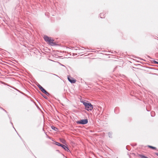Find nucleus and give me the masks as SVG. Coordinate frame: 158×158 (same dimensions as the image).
Returning <instances> with one entry per match:
<instances>
[{
	"mask_svg": "<svg viewBox=\"0 0 158 158\" xmlns=\"http://www.w3.org/2000/svg\"><path fill=\"white\" fill-rule=\"evenodd\" d=\"M88 123V120L87 119H81L79 121H78L77 123V124H85Z\"/></svg>",
	"mask_w": 158,
	"mask_h": 158,
	"instance_id": "nucleus-1",
	"label": "nucleus"
},
{
	"mask_svg": "<svg viewBox=\"0 0 158 158\" xmlns=\"http://www.w3.org/2000/svg\"><path fill=\"white\" fill-rule=\"evenodd\" d=\"M93 108V106L90 103H89V104L85 106V109L87 111H89L92 110Z\"/></svg>",
	"mask_w": 158,
	"mask_h": 158,
	"instance_id": "nucleus-2",
	"label": "nucleus"
},
{
	"mask_svg": "<svg viewBox=\"0 0 158 158\" xmlns=\"http://www.w3.org/2000/svg\"><path fill=\"white\" fill-rule=\"evenodd\" d=\"M68 79L69 81L72 83H74L76 81L75 79L72 77H70L69 76H68Z\"/></svg>",
	"mask_w": 158,
	"mask_h": 158,
	"instance_id": "nucleus-3",
	"label": "nucleus"
},
{
	"mask_svg": "<svg viewBox=\"0 0 158 158\" xmlns=\"http://www.w3.org/2000/svg\"><path fill=\"white\" fill-rule=\"evenodd\" d=\"M60 145V146L61 147L64 149L65 150V151H67V152L70 151V150L69 149L68 147H67L66 146L63 145V144Z\"/></svg>",
	"mask_w": 158,
	"mask_h": 158,
	"instance_id": "nucleus-4",
	"label": "nucleus"
},
{
	"mask_svg": "<svg viewBox=\"0 0 158 158\" xmlns=\"http://www.w3.org/2000/svg\"><path fill=\"white\" fill-rule=\"evenodd\" d=\"M41 91L43 92V93L45 94L47 96L49 95V94L48 93L44 88H43L41 90Z\"/></svg>",
	"mask_w": 158,
	"mask_h": 158,
	"instance_id": "nucleus-5",
	"label": "nucleus"
},
{
	"mask_svg": "<svg viewBox=\"0 0 158 158\" xmlns=\"http://www.w3.org/2000/svg\"><path fill=\"white\" fill-rule=\"evenodd\" d=\"M50 38L48 37L47 36L45 35L44 36V40L48 42V40H49V39Z\"/></svg>",
	"mask_w": 158,
	"mask_h": 158,
	"instance_id": "nucleus-6",
	"label": "nucleus"
},
{
	"mask_svg": "<svg viewBox=\"0 0 158 158\" xmlns=\"http://www.w3.org/2000/svg\"><path fill=\"white\" fill-rule=\"evenodd\" d=\"M54 40H53L51 39V38L49 39V40H48V42L50 44H54V43L53 42Z\"/></svg>",
	"mask_w": 158,
	"mask_h": 158,
	"instance_id": "nucleus-7",
	"label": "nucleus"
},
{
	"mask_svg": "<svg viewBox=\"0 0 158 158\" xmlns=\"http://www.w3.org/2000/svg\"><path fill=\"white\" fill-rule=\"evenodd\" d=\"M138 156L139 157H141V158H148V157H147L144 155H141V154H139Z\"/></svg>",
	"mask_w": 158,
	"mask_h": 158,
	"instance_id": "nucleus-8",
	"label": "nucleus"
},
{
	"mask_svg": "<svg viewBox=\"0 0 158 158\" xmlns=\"http://www.w3.org/2000/svg\"><path fill=\"white\" fill-rule=\"evenodd\" d=\"M100 17L101 18H104L105 17V14L103 13H100Z\"/></svg>",
	"mask_w": 158,
	"mask_h": 158,
	"instance_id": "nucleus-9",
	"label": "nucleus"
},
{
	"mask_svg": "<svg viewBox=\"0 0 158 158\" xmlns=\"http://www.w3.org/2000/svg\"><path fill=\"white\" fill-rule=\"evenodd\" d=\"M37 86L39 87V88L41 90L43 88H44L40 85L39 84H38L37 85Z\"/></svg>",
	"mask_w": 158,
	"mask_h": 158,
	"instance_id": "nucleus-10",
	"label": "nucleus"
},
{
	"mask_svg": "<svg viewBox=\"0 0 158 158\" xmlns=\"http://www.w3.org/2000/svg\"><path fill=\"white\" fill-rule=\"evenodd\" d=\"M148 147L152 149L156 150V148L155 147H154L152 146H150V145H148Z\"/></svg>",
	"mask_w": 158,
	"mask_h": 158,
	"instance_id": "nucleus-11",
	"label": "nucleus"
},
{
	"mask_svg": "<svg viewBox=\"0 0 158 158\" xmlns=\"http://www.w3.org/2000/svg\"><path fill=\"white\" fill-rule=\"evenodd\" d=\"M82 102L83 103V105L85 106V107L86 106H87L88 105V104H89V103L83 101Z\"/></svg>",
	"mask_w": 158,
	"mask_h": 158,
	"instance_id": "nucleus-12",
	"label": "nucleus"
},
{
	"mask_svg": "<svg viewBox=\"0 0 158 158\" xmlns=\"http://www.w3.org/2000/svg\"><path fill=\"white\" fill-rule=\"evenodd\" d=\"M60 141L63 143H64L65 142V140L64 139H60Z\"/></svg>",
	"mask_w": 158,
	"mask_h": 158,
	"instance_id": "nucleus-13",
	"label": "nucleus"
},
{
	"mask_svg": "<svg viewBox=\"0 0 158 158\" xmlns=\"http://www.w3.org/2000/svg\"><path fill=\"white\" fill-rule=\"evenodd\" d=\"M52 129L54 130L55 131H56L57 130V128L55 127L54 126H52Z\"/></svg>",
	"mask_w": 158,
	"mask_h": 158,
	"instance_id": "nucleus-14",
	"label": "nucleus"
},
{
	"mask_svg": "<svg viewBox=\"0 0 158 158\" xmlns=\"http://www.w3.org/2000/svg\"><path fill=\"white\" fill-rule=\"evenodd\" d=\"M56 144L58 146H60V145H62V144H61L59 143L56 142Z\"/></svg>",
	"mask_w": 158,
	"mask_h": 158,
	"instance_id": "nucleus-15",
	"label": "nucleus"
},
{
	"mask_svg": "<svg viewBox=\"0 0 158 158\" xmlns=\"http://www.w3.org/2000/svg\"><path fill=\"white\" fill-rule=\"evenodd\" d=\"M153 62L155 64H158V62L155 60H154L153 61Z\"/></svg>",
	"mask_w": 158,
	"mask_h": 158,
	"instance_id": "nucleus-16",
	"label": "nucleus"
},
{
	"mask_svg": "<svg viewBox=\"0 0 158 158\" xmlns=\"http://www.w3.org/2000/svg\"><path fill=\"white\" fill-rule=\"evenodd\" d=\"M111 135H112V133H109V137H111Z\"/></svg>",
	"mask_w": 158,
	"mask_h": 158,
	"instance_id": "nucleus-17",
	"label": "nucleus"
},
{
	"mask_svg": "<svg viewBox=\"0 0 158 158\" xmlns=\"http://www.w3.org/2000/svg\"><path fill=\"white\" fill-rule=\"evenodd\" d=\"M42 96L44 97V98H45V99H47V97H46V96H43V95H42Z\"/></svg>",
	"mask_w": 158,
	"mask_h": 158,
	"instance_id": "nucleus-18",
	"label": "nucleus"
},
{
	"mask_svg": "<svg viewBox=\"0 0 158 158\" xmlns=\"http://www.w3.org/2000/svg\"><path fill=\"white\" fill-rule=\"evenodd\" d=\"M155 154L157 156H158V153H155Z\"/></svg>",
	"mask_w": 158,
	"mask_h": 158,
	"instance_id": "nucleus-19",
	"label": "nucleus"
},
{
	"mask_svg": "<svg viewBox=\"0 0 158 158\" xmlns=\"http://www.w3.org/2000/svg\"><path fill=\"white\" fill-rule=\"evenodd\" d=\"M1 108L2 109V110H4L5 112H6V110H5L4 109H3L2 108Z\"/></svg>",
	"mask_w": 158,
	"mask_h": 158,
	"instance_id": "nucleus-20",
	"label": "nucleus"
},
{
	"mask_svg": "<svg viewBox=\"0 0 158 158\" xmlns=\"http://www.w3.org/2000/svg\"><path fill=\"white\" fill-rule=\"evenodd\" d=\"M54 75H55V76H57V75H56V74H54Z\"/></svg>",
	"mask_w": 158,
	"mask_h": 158,
	"instance_id": "nucleus-21",
	"label": "nucleus"
}]
</instances>
